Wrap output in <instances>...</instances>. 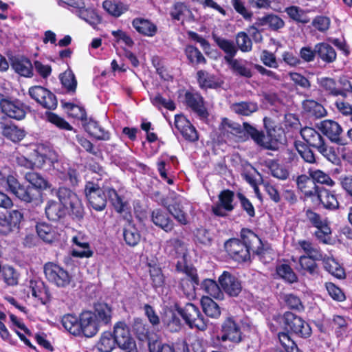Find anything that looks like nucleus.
I'll return each mask as SVG.
<instances>
[{
  "mask_svg": "<svg viewBox=\"0 0 352 352\" xmlns=\"http://www.w3.org/2000/svg\"><path fill=\"white\" fill-rule=\"evenodd\" d=\"M243 241L237 239H232L225 243V249L228 254L238 262H244L250 257V251L254 252L256 245H260L261 241L252 231L243 229L241 232Z\"/></svg>",
  "mask_w": 352,
  "mask_h": 352,
  "instance_id": "nucleus-1",
  "label": "nucleus"
},
{
  "mask_svg": "<svg viewBox=\"0 0 352 352\" xmlns=\"http://www.w3.org/2000/svg\"><path fill=\"white\" fill-rule=\"evenodd\" d=\"M107 192L116 210L122 214L124 219L126 221L123 227V236L126 243L129 246H135L140 242L141 236L133 223V217L129 211V204L123 201L116 190L111 189Z\"/></svg>",
  "mask_w": 352,
  "mask_h": 352,
  "instance_id": "nucleus-2",
  "label": "nucleus"
},
{
  "mask_svg": "<svg viewBox=\"0 0 352 352\" xmlns=\"http://www.w3.org/2000/svg\"><path fill=\"white\" fill-rule=\"evenodd\" d=\"M92 170L95 172L96 175L92 177L93 181L86 183L85 194L90 206L96 211H102L107 206V195L109 197L107 191L111 188L102 189L98 183L103 177H107V174L102 167L92 166ZM109 201H111V200Z\"/></svg>",
  "mask_w": 352,
  "mask_h": 352,
  "instance_id": "nucleus-3",
  "label": "nucleus"
},
{
  "mask_svg": "<svg viewBox=\"0 0 352 352\" xmlns=\"http://www.w3.org/2000/svg\"><path fill=\"white\" fill-rule=\"evenodd\" d=\"M165 252L170 256L178 258L179 260L176 264V270L186 273L192 279V283L197 282V274L195 268L186 263L188 250L186 244L182 240L173 238L166 242Z\"/></svg>",
  "mask_w": 352,
  "mask_h": 352,
  "instance_id": "nucleus-4",
  "label": "nucleus"
},
{
  "mask_svg": "<svg viewBox=\"0 0 352 352\" xmlns=\"http://www.w3.org/2000/svg\"><path fill=\"white\" fill-rule=\"evenodd\" d=\"M46 160L52 164H60L56 153L43 144L31 145L26 147L25 157H23V166L29 168H41Z\"/></svg>",
  "mask_w": 352,
  "mask_h": 352,
  "instance_id": "nucleus-5",
  "label": "nucleus"
},
{
  "mask_svg": "<svg viewBox=\"0 0 352 352\" xmlns=\"http://www.w3.org/2000/svg\"><path fill=\"white\" fill-rule=\"evenodd\" d=\"M300 135L309 146L315 148L328 160L333 162L336 160L333 148L326 143L325 139L315 129L305 126L300 130Z\"/></svg>",
  "mask_w": 352,
  "mask_h": 352,
  "instance_id": "nucleus-6",
  "label": "nucleus"
},
{
  "mask_svg": "<svg viewBox=\"0 0 352 352\" xmlns=\"http://www.w3.org/2000/svg\"><path fill=\"white\" fill-rule=\"evenodd\" d=\"M25 182L28 184H25L23 201L38 204L41 202V190L47 188V181L37 173L32 172L25 174Z\"/></svg>",
  "mask_w": 352,
  "mask_h": 352,
  "instance_id": "nucleus-7",
  "label": "nucleus"
},
{
  "mask_svg": "<svg viewBox=\"0 0 352 352\" xmlns=\"http://www.w3.org/2000/svg\"><path fill=\"white\" fill-rule=\"evenodd\" d=\"M176 309L190 328H196L200 331H205L207 329L208 320L194 304L187 303L184 307H177Z\"/></svg>",
  "mask_w": 352,
  "mask_h": 352,
  "instance_id": "nucleus-8",
  "label": "nucleus"
},
{
  "mask_svg": "<svg viewBox=\"0 0 352 352\" xmlns=\"http://www.w3.org/2000/svg\"><path fill=\"white\" fill-rule=\"evenodd\" d=\"M43 270L47 280L58 287H66L72 281V276L69 272L55 263H46Z\"/></svg>",
  "mask_w": 352,
  "mask_h": 352,
  "instance_id": "nucleus-9",
  "label": "nucleus"
},
{
  "mask_svg": "<svg viewBox=\"0 0 352 352\" xmlns=\"http://www.w3.org/2000/svg\"><path fill=\"white\" fill-rule=\"evenodd\" d=\"M57 197L64 208H69L71 214L77 219L83 217L84 210L80 200L76 193L65 187H60L56 192Z\"/></svg>",
  "mask_w": 352,
  "mask_h": 352,
  "instance_id": "nucleus-10",
  "label": "nucleus"
},
{
  "mask_svg": "<svg viewBox=\"0 0 352 352\" xmlns=\"http://www.w3.org/2000/svg\"><path fill=\"white\" fill-rule=\"evenodd\" d=\"M282 320L285 329L290 330L303 338H307L311 336V329L309 324L296 314L289 311L286 312Z\"/></svg>",
  "mask_w": 352,
  "mask_h": 352,
  "instance_id": "nucleus-11",
  "label": "nucleus"
},
{
  "mask_svg": "<svg viewBox=\"0 0 352 352\" xmlns=\"http://www.w3.org/2000/svg\"><path fill=\"white\" fill-rule=\"evenodd\" d=\"M319 130L325 135L332 142L340 145H345L346 139L343 135L342 126L332 120H324L318 124Z\"/></svg>",
  "mask_w": 352,
  "mask_h": 352,
  "instance_id": "nucleus-12",
  "label": "nucleus"
},
{
  "mask_svg": "<svg viewBox=\"0 0 352 352\" xmlns=\"http://www.w3.org/2000/svg\"><path fill=\"white\" fill-rule=\"evenodd\" d=\"M221 289L230 296H237L242 290L241 282L234 274L225 271L219 277Z\"/></svg>",
  "mask_w": 352,
  "mask_h": 352,
  "instance_id": "nucleus-13",
  "label": "nucleus"
},
{
  "mask_svg": "<svg viewBox=\"0 0 352 352\" xmlns=\"http://www.w3.org/2000/svg\"><path fill=\"white\" fill-rule=\"evenodd\" d=\"M239 325L232 318H228L223 322L219 340L223 342L229 340L234 343H239L242 340Z\"/></svg>",
  "mask_w": 352,
  "mask_h": 352,
  "instance_id": "nucleus-14",
  "label": "nucleus"
},
{
  "mask_svg": "<svg viewBox=\"0 0 352 352\" xmlns=\"http://www.w3.org/2000/svg\"><path fill=\"white\" fill-rule=\"evenodd\" d=\"M101 326L92 314V311H83L80 315V336L87 338L94 336L100 330Z\"/></svg>",
  "mask_w": 352,
  "mask_h": 352,
  "instance_id": "nucleus-15",
  "label": "nucleus"
},
{
  "mask_svg": "<svg viewBox=\"0 0 352 352\" xmlns=\"http://www.w3.org/2000/svg\"><path fill=\"white\" fill-rule=\"evenodd\" d=\"M234 193L230 190H224L219 195V201L214 204L212 210L213 213L219 217H225L228 212L234 209L232 204Z\"/></svg>",
  "mask_w": 352,
  "mask_h": 352,
  "instance_id": "nucleus-16",
  "label": "nucleus"
},
{
  "mask_svg": "<svg viewBox=\"0 0 352 352\" xmlns=\"http://www.w3.org/2000/svg\"><path fill=\"white\" fill-rule=\"evenodd\" d=\"M113 337L120 348L122 349L135 348V342L131 337L129 329L124 322H118L115 324Z\"/></svg>",
  "mask_w": 352,
  "mask_h": 352,
  "instance_id": "nucleus-17",
  "label": "nucleus"
},
{
  "mask_svg": "<svg viewBox=\"0 0 352 352\" xmlns=\"http://www.w3.org/2000/svg\"><path fill=\"white\" fill-rule=\"evenodd\" d=\"M22 219V213L18 210H12L9 215L5 214L0 215V232L8 234L14 230L19 229V225Z\"/></svg>",
  "mask_w": 352,
  "mask_h": 352,
  "instance_id": "nucleus-18",
  "label": "nucleus"
},
{
  "mask_svg": "<svg viewBox=\"0 0 352 352\" xmlns=\"http://www.w3.org/2000/svg\"><path fill=\"white\" fill-rule=\"evenodd\" d=\"M174 124L175 129L186 140L195 142L198 140V135L195 128L184 116L176 115Z\"/></svg>",
  "mask_w": 352,
  "mask_h": 352,
  "instance_id": "nucleus-19",
  "label": "nucleus"
},
{
  "mask_svg": "<svg viewBox=\"0 0 352 352\" xmlns=\"http://www.w3.org/2000/svg\"><path fill=\"white\" fill-rule=\"evenodd\" d=\"M303 113L313 119H320L327 115V111L319 102L312 99H305L302 102Z\"/></svg>",
  "mask_w": 352,
  "mask_h": 352,
  "instance_id": "nucleus-20",
  "label": "nucleus"
},
{
  "mask_svg": "<svg viewBox=\"0 0 352 352\" xmlns=\"http://www.w3.org/2000/svg\"><path fill=\"white\" fill-rule=\"evenodd\" d=\"M212 38L217 45L226 54L224 56L226 63L234 58L238 52V48L234 41L219 36L214 33L212 34Z\"/></svg>",
  "mask_w": 352,
  "mask_h": 352,
  "instance_id": "nucleus-21",
  "label": "nucleus"
},
{
  "mask_svg": "<svg viewBox=\"0 0 352 352\" xmlns=\"http://www.w3.org/2000/svg\"><path fill=\"white\" fill-rule=\"evenodd\" d=\"M92 314L95 316L96 320L102 327L111 323L113 316V309L108 304L99 302L95 305Z\"/></svg>",
  "mask_w": 352,
  "mask_h": 352,
  "instance_id": "nucleus-22",
  "label": "nucleus"
},
{
  "mask_svg": "<svg viewBox=\"0 0 352 352\" xmlns=\"http://www.w3.org/2000/svg\"><path fill=\"white\" fill-rule=\"evenodd\" d=\"M151 220L156 226L166 232L172 231L174 228V223L170 219L168 214L162 209H155L152 212Z\"/></svg>",
  "mask_w": 352,
  "mask_h": 352,
  "instance_id": "nucleus-23",
  "label": "nucleus"
},
{
  "mask_svg": "<svg viewBox=\"0 0 352 352\" xmlns=\"http://www.w3.org/2000/svg\"><path fill=\"white\" fill-rule=\"evenodd\" d=\"M298 188L305 195V197L312 198L315 197L318 189L311 177L306 175H299L296 179Z\"/></svg>",
  "mask_w": 352,
  "mask_h": 352,
  "instance_id": "nucleus-24",
  "label": "nucleus"
},
{
  "mask_svg": "<svg viewBox=\"0 0 352 352\" xmlns=\"http://www.w3.org/2000/svg\"><path fill=\"white\" fill-rule=\"evenodd\" d=\"M315 196L326 209L335 210L339 206L336 195L324 187H319Z\"/></svg>",
  "mask_w": 352,
  "mask_h": 352,
  "instance_id": "nucleus-25",
  "label": "nucleus"
},
{
  "mask_svg": "<svg viewBox=\"0 0 352 352\" xmlns=\"http://www.w3.org/2000/svg\"><path fill=\"white\" fill-rule=\"evenodd\" d=\"M0 109L7 116L20 120L22 119V109L16 106L12 101L6 98L0 94Z\"/></svg>",
  "mask_w": 352,
  "mask_h": 352,
  "instance_id": "nucleus-26",
  "label": "nucleus"
},
{
  "mask_svg": "<svg viewBox=\"0 0 352 352\" xmlns=\"http://www.w3.org/2000/svg\"><path fill=\"white\" fill-rule=\"evenodd\" d=\"M197 77L199 86L203 89H217L223 84L220 78L204 70L198 71Z\"/></svg>",
  "mask_w": 352,
  "mask_h": 352,
  "instance_id": "nucleus-27",
  "label": "nucleus"
},
{
  "mask_svg": "<svg viewBox=\"0 0 352 352\" xmlns=\"http://www.w3.org/2000/svg\"><path fill=\"white\" fill-rule=\"evenodd\" d=\"M173 203L168 204L166 206L169 213L181 224L186 225L188 223L186 214L183 211L181 207L182 199L177 196L170 197Z\"/></svg>",
  "mask_w": 352,
  "mask_h": 352,
  "instance_id": "nucleus-28",
  "label": "nucleus"
},
{
  "mask_svg": "<svg viewBox=\"0 0 352 352\" xmlns=\"http://www.w3.org/2000/svg\"><path fill=\"white\" fill-rule=\"evenodd\" d=\"M316 55L326 63H333L337 58L336 50L327 43H319L315 45Z\"/></svg>",
  "mask_w": 352,
  "mask_h": 352,
  "instance_id": "nucleus-29",
  "label": "nucleus"
},
{
  "mask_svg": "<svg viewBox=\"0 0 352 352\" xmlns=\"http://www.w3.org/2000/svg\"><path fill=\"white\" fill-rule=\"evenodd\" d=\"M72 242L82 250L74 249L72 255L80 258H89L92 256V251L90 250L89 244L81 234H78L72 238Z\"/></svg>",
  "mask_w": 352,
  "mask_h": 352,
  "instance_id": "nucleus-30",
  "label": "nucleus"
},
{
  "mask_svg": "<svg viewBox=\"0 0 352 352\" xmlns=\"http://www.w3.org/2000/svg\"><path fill=\"white\" fill-rule=\"evenodd\" d=\"M230 109L238 115L250 116L258 110V105L256 102L241 101L232 104Z\"/></svg>",
  "mask_w": 352,
  "mask_h": 352,
  "instance_id": "nucleus-31",
  "label": "nucleus"
},
{
  "mask_svg": "<svg viewBox=\"0 0 352 352\" xmlns=\"http://www.w3.org/2000/svg\"><path fill=\"white\" fill-rule=\"evenodd\" d=\"M132 25L140 34L147 36H153L157 30V28L154 23L142 18L134 19Z\"/></svg>",
  "mask_w": 352,
  "mask_h": 352,
  "instance_id": "nucleus-32",
  "label": "nucleus"
},
{
  "mask_svg": "<svg viewBox=\"0 0 352 352\" xmlns=\"http://www.w3.org/2000/svg\"><path fill=\"white\" fill-rule=\"evenodd\" d=\"M186 104L199 116H205L206 111L204 106V99L197 93L186 92L185 94Z\"/></svg>",
  "mask_w": 352,
  "mask_h": 352,
  "instance_id": "nucleus-33",
  "label": "nucleus"
},
{
  "mask_svg": "<svg viewBox=\"0 0 352 352\" xmlns=\"http://www.w3.org/2000/svg\"><path fill=\"white\" fill-rule=\"evenodd\" d=\"M102 7L109 14L115 17H119L129 9L127 5L116 0L104 1Z\"/></svg>",
  "mask_w": 352,
  "mask_h": 352,
  "instance_id": "nucleus-34",
  "label": "nucleus"
},
{
  "mask_svg": "<svg viewBox=\"0 0 352 352\" xmlns=\"http://www.w3.org/2000/svg\"><path fill=\"white\" fill-rule=\"evenodd\" d=\"M227 63L234 74L248 78L252 76V69L245 60L232 58Z\"/></svg>",
  "mask_w": 352,
  "mask_h": 352,
  "instance_id": "nucleus-35",
  "label": "nucleus"
},
{
  "mask_svg": "<svg viewBox=\"0 0 352 352\" xmlns=\"http://www.w3.org/2000/svg\"><path fill=\"white\" fill-rule=\"evenodd\" d=\"M278 337L280 347L276 349L274 352H301L287 333L280 332Z\"/></svg>",
  "mask_w": 352,
  "mask_h": 352,
  "instance_id": "nucleus-36",
  "label": "nucleus"
},
{
  "mask_svg": "<svg viewBox=\"0 0 352 352\" xmlns=\"http://www.w3.org/2000/svg\"><path fill=\"white\" fill-rule=\"evenodd\" d=\"M45 214L50 220L58 221L65 216V208L57 201H50L45 207Z\"/></svg>",
  "mask_w": 352,
  "mask_h": 352,
  "instance_id": "nucleus-37",
  "label": "nucleus"
},
{
  "mask_svg": "<svg viewBox=\"0 0 352 352\" xmlns=\"http://www.w3.org/2000/svg\"><path fill=\"white\" fill-rule=\"evenodd\" d=\"M63 327L71 334L80 336V318L72 314L65 315L61 320Z\"/></svg>",
  "mask_w": 352,
  "mask_h": 352,
  "instance_id": "nucleus-38",
  "label": "nucleus"
},
{
  "mask_svg": "<svg viewBox=\"0 0 352 352\" xmlns=\"http://www.w3.org/2000/svg\"><path fill=\"white\" fill-rule=\"evenodd\" d=\"M25 291L28 297L30 296V293H31L33 298L38 299L42 304L45 303L44 296L45 292L43 283L41 281L34 280H30V284Z\"/></svg>",
  "mask_w": 352,
  "mask_h": 352,
  "instance_id": "nucleus-39",
  "label": "nucleus"
},
{
  "mask_svg": "<svg viewBox=\"0 0 352 352\" xmlns=\"http://www.w3.org/2000/svg\"><path fill=\"white\" fill-rule=\"evenodd\" d=\"M86 130L98 140H109L110 139V133L101 127L96 121L90 120L86 126Z\"/></svg>",
  "mask_w": 352,
  "mask_h": 352,
  "instance_id": "nucleus-40",
  "label": "nucleus"
},
{
  "mask_svg": "<svg viewBox=\"0 0 352 352\" xmlns=\"http://www.w3.org/2000/svg\"><path fill=\"white\" fill-rule=\"evenodd\" d=\"M38 236L46 243H52L58 238V234L53 228L46 223H39L36 226Z\"/></svg>",
  "mask_w": 352,
  "mask_h": 352,
  "instance_id": "nucleus-41",
  "label": "nucleus"
},
{
  "mask_svg": "<svg viewBox=\"0 0 352 352\" xmlns=\"http://www.w3.org/2000/svg\"><path fill=\"white\" fill-rule=\"evenodd\" d=\"M201 305L206 315L211 318H217L221 314L219 305L211 298L204 297L201 299Z\"/></svg>",
  "mask_w": 352,
  "mask_h": 352,
  "instance_id": "nucleus-42",
  "label": "nucleus"
},
{
  "mask_svg": "<svg viewBox=\"0 0 352 352\" xmlns=\"http://www.w3.org/2000/svg\"><path fill=\"white\" fill-rule=\"evenodd\" d=\"M60 80L67 92L74 93L77 87V80L73 72L68 69L60 75Z\"/></svg>",
  "mask_w": 352,
  "mask_h": 352,
  "instance_id": "nucleus-43",
  "label": "nucleus"
},
{
  "mask_svg": "<svg viewBox=\"0 0 352 352\" xmlns=\"http://www.w3.org/2000/svg\"><path fill=\"white\" fill-rule=\"evenodd\" d=\"M201 288L214 298L222 299L223 297L221 288L212 279L204 280L201 283Z\"/></svg>",
  "mask_w": 352,
  "mask_h": 352,
  "instance_id": "nucleus-44",
  "label": "nucleus"
},
{
  "mask_svg": "<svg viewBox=\"0 0 352 352\" xmlns=\"http://www.w3.org/2000/svg\"><path fill=\"white\" fill-rule=\"evenodd\" d=\"M116 341L113 337L111 332H104L99 342L97 344V347L99 351L102 352H111L116 346Z\"/></svg>",
  "mask_w": 352,
  "mask_h": 352,
  "instance_id": "nucleus-45",
  "label": "nucleus"
},
{
  "mask_svg": "<svg viewBox=\"0 0 352 352\" xmlns=\"http://www.w3.org/2000/svg\"><path fill=\"white\" fill-rule=\"evenodd\" d=\"M285 12L294 21L298 23H307L310 21V18L307 13L297 6H290L285 9Z\"/></svg>",
  "mask_w": 352,
  "mask_h": 352,
  "instance_id": "nucleus-46",
  "label": "nucleus"
},
{
  "mask_svg": "<svg viewBox=\"0 0 352 352\" xmlns=\"http://www.w3.org/2000/svg\"><path fill=\"white\" fill-rule=\"evenodd\" d=\"M322 260L324 267L330 274L338 278H342L344 277V270L340 267L339 263L335 261L334 258L330 257L325 258L323 257Z\"/></svg>",
  "mask_w": 352,
  "mask_h": 352,
  "instance_id": "nucleus-47",
  "label": "nucleus"
},
{
  "mask_svg": "<svg viewBox=\"0 0 352 352\" xmlns=\"http://www.w3.org/2000/svg\"><path fill=\"white\" fill-rule=\"evenodd\" d=\"M2 134L13 142H18L22 140V130L13 124H3Z\"/></svg>",
  "mask_w": 352,
  "mask_h": 352,
  "instance_id": "nucleus-48",
  "label": "nucleus"
},
{
  "mask_svg": "<svg viewBox=\"0 0 352 352\" xmlns=\"http://www.w3.org/2000/svg\"><path fill=\"white\" fill-rule=\"evenodd\" d=\"M259 25H268L270 28L274 30L282 28L284 26L283 20L274 14H269L262 18L258 19Z\"/></svg>",
  "mask_w": 352,
  "mask_h": 352,
  "instance_id": "nucleus-49",
  "label": "nucleus"
},
{
  "mask_svg": "<svg viewBox=\"0 0 352 352\" xmlns=\"http://www.w3.org/2000/svg\"><path fill=\"white\" fill-rule=\"evenodd\" d=\"M298 243L305 253L307 254V256H310L315 260L323 259V256L320 251L310 241L301 240Z\"/></svg>",
  "mask_w": 352,
  "mask_h": 352,
  "instance_id": "nucleus-50",
  "label": "nucleus"
},
{
  "mask_svg": "<svg viewBox=\"0 0 352 352\" xmlns=\"http://www.w3.org/2000/svg\"><path fill=\"white\" fill-rule=\"evenodd\" d=\"M188 6L182 2H176L170 10V15L173 20H184V16L190 13Z\"/></svg>",
  "mask_w": 352,
  "mask_h": 352,
  "instance_id": "nucleus-51",
  "label": "nucleus"
},
{
  "mask_svg": "<svg viewBox=\"0 0 352 352\" xmlns=\"http://www.w3.org/2000/svg\"><path fill=\"white\" fill-rule=\"evenodd\" d=\"M277 274L285 281L293 283L297 281L298 278L291 267L287 264H281L276 267Z\"/></svg>",
  "mask_w": 352,
  "mask_h": 352,
  "instance_id": "nucleus-52",
  "label": "nucleus"
},
{
  "mask_svg": "<svg viewBox=\"0 0 352 352\" xmlns=\"http://www.w3.org/2000/svg\"><path fill=\"white\" fill-rule=\"evenodd\" d=\"M78 16L91 25L100 23L101 19L94 10L82 8L78 12Z\"/></svg>",
  "mask_w": 352,
  "mask_h": 352,
  "instance_id": "nucleus-53",
  "label": "nucleus"
},
{
  "mask_svg": "<svg viewBox=\"0 0 352 352\" xmlns=\"http://www.w3.org/2000/svg\"><path fill=\"white\" fill-rule=\"evenodd\" d=\"M268 168L271 175L278 179L285 180L289 177V171L283 166L278 164L275 161H270L268 163Z\"/></svg>",
  "mask_w": 352,
  "mask_h": 352,
  "instance_id": "nucleus-54",
  "label": "nucleus"
},
{
  "mask_svg": "<svg viewBox=\"0 0 352 352\" xmlns=\"http://www.w3.org/2000/svg\"><path fill=\"white\" fill-rule=\"evenodd\" d=\"M319 85L329 95L338 96V83L331 78H321L318 81Z\"/></svg>",
  "mask_w": 352,
  "mask_h": 352,
  "instance_id": "nucleus-55",
  "label": "nucleus"
},
{
  "mask_svg": "<svg viewBox=\"0 0 352 352\" xmlns=\"http://www.w3.org/2000/svg\"><path fill=\"white\" fill-rule=\"evenodd\" d=\"M185 54L191 63H206V60L201 52L192 45H188L185 49Z\"/></svg>",
  "mask_w": 352,
  "mask_h": 352,
  "instance_id": "nucleus-56",
  "label": "nucleus"
},
{
  "mask_svg": "<svg viewBox=\"0 0 352 352\" xmlns=\"http://www.w3.org/2000/svg\"><path fill=\"white\" fill-rule=\"evenodd\" d=\"M61 104L63 108L67 109L69 116L81 120L86 118V112L83 108L73 103L66 102L63 100L61 101Z\"/></svg>",
  "mask_w": 352,
  "mask_h": 352,
  "instance_id": "nucleus-57",
  "label": "nucleus"
},
{
  "mask_svg": "<svg viewBox=\"0 0 352 352\" xmlns=\"http://www.w3.org/2000/svg\"><path fill=\"white\" fill-rule=\"evenodd\" d=\"M309 174L314 182L326 184L329 186H333L335 184L329 175L320 170L309 169Z\"/></svg>",
  "mask_w": 352,
  "mask_h": 352,
  "instance_id": "nucleus-58",
  "label": "nucleus"
},
{
  "mask_svg": "<svg viewBox=\"0 0 352 352\" xmlns=\"http://www.w3.org/2000/svg\"><path fill=\"white\" fill-rule=\"evenodd\" d=\"M0 273L5 281L9 285H15L18 282V274L15 270L8 265L3 266Z\"/></svg>",
  "mask_w": 352,
  "mask_h": 352,
  "instance_id": "nucleus-59",
  "label": "nucleus"
},
{
  "mask_svg": "<svg viewBox=\"0 0 352 352\" xmlns=\"http://www.w3.org/2000/svg\"><path fill=\"white\" fill-rule=\"evenodd\" d=\"M237 48L243 52L252 50V43L248 35L244 32H239L236 36Z\"/></svg>",
  "mask_w": 352,
  "mask_h": 352,
  "instance_id": "nucleus-60",
  "label": "nucleus"
},
{
  "mask_svg": "<svg viewBox=\"0 0 352 352\" xmlns=\"http://www.w3.org/2000/svg\"><path fill=\"white\" fill-rule=\"evenodd\" d=\"M195 236L196 242L205 247H208L212 243V236L208 230L205 228H197L195 230Z\"/></svg>",
  "mask_w": 352,
  "mask_h": 352,
  "instance_id": "nucleus-61",
  "label": "nucleus"
},
{
  "mask_svg": "<svg viewBox=\"0 0 352 352\" xmlns=\"http://www.w3.org/2000/svg\"><path fill=\"white\" fill-rule=\"evenodd\" d=\"M164 322L172 332L178 331L182 327L180 319L172 312L166 314Z\"/></svg>",
  "mask_w": 352,
  "mask_h": 352,
  "instance_id": "nucleus-62",
  "label": "nucleus"
},
{
  "mask_svg": "<svg viewBox=\"0 0 352 352\" xmlns=\"http://www.w3.org/2000/svg\"><path fill=\"white\" fill-rule=\"evenodd\" d=\"M316 261L310 256H301L299 258L300 270L306 271L311 274H314L317 267V265L315 263Z\"/></svg>",
  "mask_w": 352,
  "mask_h": 352,
  "instance_id": "nucleus-63",
  "label": "nucleus"
},
{
  "mask_svg": "<svg viewBox=\"0 0 352 352\" xmlns=\"http://www.w3.org/2000/svg\"><path fill=\"white\" fill-rule=\"evenodd\" d=\"M45 96H43V99H41L40 104H41L44 108L50 110L55 109L58 105V101L56 96L47 89H45Z\"/></svg>",
  "mask_w": 352,
  "mask_h": 352,
  "instance_id": "nucleus-64",
  "label": "nucleus"
}]
</instances>
